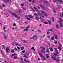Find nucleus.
I'll return each instance as SVG.
<instances>
[{
    "instance_id": "f257e3e1",
    "label": "nucleus",
    "mask_w": 63,
    "mask_h": 63,
    "mask_svg": "<svg viewBox=\"0 0 63 63\" xmlns=\"http://www.w3.org/2000/svg\"><path fill=\"white\" fill-rule=\"evenodd\" d=\"M39 53L40 57H42V58H43V59L44 60H46V58L44 56H43V54H42L41 53L39 52Z\"/></svg>"
},
{
    "instance_id": "f03ea898",
    "label": "nucleus",
    "mask_w": 63,
    "mask_h": 63,
    "mask_svg": "<svg viewBox=\"0 0 63 63\" xmlns=\"http://www.w3.org/2000/svg\"><path fill=\"white\" fill-rule=\"evenodd\" d=\"M12 15L13 16H14L15 17H17V19H19L20 18V17H18V16L15 14L12 13Z\"/></svg>"
},
{
    "instance_id": "7ed1b4c3",
    "label": "nucleus",
    "mask_w": 63,
    "mask_h": 63,
    "mask_svg": "<svg viewBox=\"0 0 63 63\" xmlns=\"http://www.w3.org/2000/svg\"><path fill=\"white\" fill-rule=\"evenodd\" d=\"M26 55H24V57H26V58H28V57H27V56H29V53L27 52V53H26L25 54Z\"/></svg>"
},
{
    "instance_id": "20e7f679",
    "label": "nucleus",
    "mask_w": 63,
    "mask_h": 63,
    "mask_svg": "<svg viewBox=\"0 0 63 63\" xmlns=\"http://www.w3.org/2000/svg\"><path fill=\"white\" fill-rule=\"evenodd\" d=\"M58 1L60 3H62V0H54L53 1L54 2H56Z\"/></svg>"
},
{
    "instance_id": "39448f33",
    "label": "nucleus",
    "mask_w": 63,
    "mask_h": 63,
    "mask_svg": "<svg viewBox=\"0 0 63 63\" xmlns=\"http://www.w3.org/2000/svg\"><path fill=\"white\" fill-rule=\"evenodd\" d=\"M30 27V26H29L27 27L26 28V29L24 30V31L25 32L26 31H28L29 30H27V29H28V28H29Z\"/></svg>"
},
{
    "instance_id": "423d86ee",
    "label": "nucleus",
    "mask_w": 63,
    "mask_h": 63,
    "mask_svg": "<svg viewBox=\"0 0 63 63\" xmlns=\"http://www.w3.org/2000/svg\"><path fill=\"white\" fill-rule=\"evenodd\" d=\"M51 57L55 61L56 60V57H55V56H54L53 57Z\"/></svg>"
},
{
    "instance_id": "0eeeda50",
    "label": "nucleus",
    "mask_w": 63,
    "mask_h": 63,
    "mask_svg": "<svg viewBox=\"0 0 63 63\" xmlns=\"http://www.w3.org/2000/svg\"><path fill=\"white\" fill-rule=\"evenodd\" d=\"M37 38V36L36 35H34L33 37V38L34 40H36Z\"/></svg>"
},
{
    "instance_id": "6e6552de",
    "label": "nucleus",
    "mask_w": 63,
    "mask_h": 63,
    "mask_svg": "<svg viewBox=\"0 0 63 63\" xmlns=\"http://www.w3.org/2000/svg\"><path fill=\"white\" fill-rule=\"evenodd\" d=\"M14 43L15 45L16 46H18V47H19V46H20V45H19V44L15 42H14Z\"/></svg>"
},
{
    "instance_id": "1a4fd4ad",
    "label": "nucleus",
    "mask_w": 63,
    "mask_h": 63,
    "mask_svg": "<svg viewBox=\"0 0 63 63\" xmlns=\"http://www.w3.org/2000/svg\"><path fill=\"white\" fill-rule=\"evenodd\" d=\"M2 35H3V36L4 37V39H7V36H6V35L5 34V33H4L3 32H2Z\"/></svg>"
},
{
    "instance_id": "9d476101",
    "label": "nucleus",
    "mask_w": 63,
    "mask_h": 63,
    "mask_svg": "<svg viewBox=\"0 0 63 63\" xmlns=\"http://www.w3.org/2000/svg\"><path fill=\"white\" fill-rule=\"evenodd\" d=\"M21 41L22 42H23L24 43H27V41L25 40H22Z\"/></svg>"
},
{
    "instance_id": "9b49d317",
    "label": "nucleus",
    "mask_w": 63,
    "mask_h": 63,
    "mask_svg": "<svg viewBox=\"0 0 63 63\" xmlns=\"http://www.w3.org/2000/svg\"><path fill=\"white\" fill-rule=\"evenodd\" d=\"M4 2L6 3H7V2H11V1L10 0H5L4 1Z\"/></svg>"
},
{
    "instance_id": "f8f14e48",
    "label": "nucleus",
    "mask_w": 63,
    "mask_h": 63,
    "mask_svg": "<svg viewBox=\"0 0 63 63\" xmlns=\"http://www.w3.org/2000/svg\"><path fill=\"white\" fill-rule=\"evenodd\" d=\"M37 14H38V16H41L42 15V14L40 13L39 11H38Z\"/></svg>"
},
{
    "instance_id": "ddd939ff",
    "label": "nucleus",
    "mask_w": 63,
    "mask_h": 63,
    "mask_svg": "<svg viewBox=\"0 0 63 63\" xmlns=\"http://www.w3.org/2000/svg\"><path fill=\"white\" fill-rule=\"evenodd\" d=\"M44 2L47 5H48V3H47V2L46 1H44Z\"/></svg>"
},
{
    "instance_id": "4468645a",
    "label": "nucleus",
    "mask_w": 63,
    "mask_h": 63,
    "mask_svg": "<svg viewBox=\"0 0 63 63\" xmlns=\"http://www.w3.org/2000/svg\"><path fill=\"white\" fill-rule=\"evenodd\" d=\"M46 58H49V56H48V54H46Z\"/></svg>"
},
{
    "instance_id": "2eb2a0df",
    "label": "nucleus",
    "mask_w": 63,
    "mask_h": 63,
    "mask_svg": "<svg viewBox=\"0 0 63 63\" xmlns=\"http://www.w3.org/2000/svg\"><path fill=\"white\" fill-rule=\"evenodd\" d=\"M40 7L41 8H42V9H44V8H45V6H44L40 5Z\"/></svg>"
},
{
    "instance_id": "dca6fc26",
    "label": "nucleus",
    "mask_w": 63,
    "mask_h": 63,
    "mask_svg": "<svg viewBox=\"0 0 63 63\" xmlns=\"http://www.w3.org/2000/svg\"><path fill=\"white\" fill-rule=\"evenodd\" d=\"M41 49H43V50L44 51L46 50V48L45 47H42L41 48Z\"/></svg>"
},
{
    "instance_id": "f3484780",
    "label": "nucleus",
    "mask_w": 63,
    "mask_h": 63,
    "mask_svg": "<svg viewBox=\"0 0 63 63\" xmlns=\"http://www.w3.org/2000/svg\"><path fill=\"white\" fill-rule=\"evenodd\" d=\"M13 58L14 59H16L17 57L16 56H15Z\"/></svg>"
},
{
    "instance_id": "a211bd4d",
    "label": "nucleus",
    "mask_w": 63,
    "mask_h": 63,
    "mask_svg": "<svg viewBox=\"0 0 63 63\" xmlns=\"http://www.w3.org/2000/svg\"><path fill=\"white\" fill-rule=\"evenodd\" d=\"M28 16H29V17H30V18H33V16H32L31 15H29Z\"/></svg>"
},
{
    "instance_id": "6ab92c4d",
    "label": "nucleus",
    "mask_w": 63,
    "mask_h": 63,
    "mask_svg": "<svg viewBox=\"0 0 63 63\" xmlns=\"http://www.w3.org/2000/svg\"><path fill=\"white\" fill-rule=\"evenodd\" d=\"M60 26L61 27H63V25L62 24V23H61L60 24Z\"/></svg>"
},
{
    "instance_id": "aec40b11",
    "label": "nucleus",
    "mask_w": 63,
    "mask_h": 63,
    "mask_svg": "<svg viewBox=\"0 0 63 63\" xmlns=\"http://www.w3.org/2000/svg\"><path fill=\"white\" fill-rule=\"evenodd\" d=\"M48 31H51V32H53V30L52 29H49L48 30Z\"/></svg>"
},
{
    "instance_id": "412c9836",
    "label": "nucleus",
    "mask_w": 63,
    "mask_h": 63,
    "mask_svg": "<svg viewBox=\"0 0 63 63\" xmlns=\"http://www.w3.org/2000/svg\"><path fill=\"white\" fill-rule=\"evenodd\" d=\"M34 9L35 10H37V11H39V10H38V9L36 8V7H34Z\"/></svg>"
},
{
    "instance_id": "4be33fe9",
    "label": "nucleus",
    "mask_w": 63,
    "mask_h": 63,
    "mask_svg": "<svg viewBox=\"0 0 63 63\" xmlns=\"http://www.w3.org/2000/svg\"><path fill=\"white\" fill-rule=\"evenodd\" d=\"M9 48L8 47H7L6 48V52H8L9 51Z\"/></svg>"
},
{
    "instance_id": "5701e85b",
    "label": "nucleus",
    "mask_w": 63,
    "mask_h": 63,
    "mask_svg": "<svg viewBox=\"0 0 63 63\" xmlns=\"http://www.w3.org/2000/svg\"><path fill=\"white\" fill-rule=\"evenodd\" d=\"M54 37H52L50 39L51 40H53V39H54Z\"/></svg>"
},
{
    "instance_id": "b1692460",
    "label": "nucleus",
    "mask_w": 63,
    "mask_h": 63,
    "mask_svg": "<svg viewBox=\"0 0 63 63\" xmlns=\"http://www.w3.org/2000/svg\"><path fill=\"white\" fill-rule=\"evenodd\" d=\"M15 55H16V54H12L11 56V57H13V56H15Z\"/></svg>"
},
{
    "instance_id": "393cba45",
    "label": "nucleus",
    "mask_w": 63,
    "mask_h": 63,
    "mask_svg": "<svg viewBox=\"0 0 63 63\" xmlns=\"http://www.w3.org/2000/svg\"><path fill=\"white\" fill-rule=\"evenodd\" d=\"M41 12L42 13V14H45V12L44 11H41Z\"/></svg>"
},
{
    "instance_id": "a878e982",
    "label": "nucleus",
    "mask_w": 63,
    "mask_h": 63,
    "mask_svg": "<svg viewBox=\"0 0 63 63\" xmlns=\"http://www.w3.org/2000/svg\"><path fill=\"white\" fill-rule=\"evenodd\" d=\"M58 48L59 50H61V47H58Z\"/></svg>"
},
{
    "instance_id": "bb28decb",
    "label": "nucleus",
    "mask_w": 63,
    "mask_h": 63,
    "mask_svg": "<svg viewBox=\"0 0 63 63\" xmlns=\"http://www.w3.org/2000/svg\"><path fill=\"white\" fill-rule=\"evenodd\" d=\"M49 24H51V23H50V21H51L50 20H49L48 21Z\"/></svg>"
},
{
    "instance_id": "cd10ccee",
    "label": "nucleus",
    "mask_w": 63,
    "mask_h": 63,
    "mask_svg": "<svg viewBox=\"0 0 63 63\" xmlns=\"http://www.w3.org/2000/svg\"><path fill=\"white\" fill-rule=\"evenodd\" d=\"M17 47V48L18 49V50H19V51L20 50V48H19V47Z\"/></svg>"
},
{
    "instance_id": "c85d7f7f",
    "label": "nucleus",
    "mask_w": 63,
    "mask_h": 63,
    "mask_svg": "<svg viewBox=\"0 0 63 63\" xmlns=\"http://www.w3.org/2000/svg\"><path fill=\"white\" fill-rule=\"evenodd\" d=\"M54 37L56 39H58V37L57 35H55L54 36Z\"/></svg>"
},
{
    "instance_id": "c756f323",
    "label": "nucleus",
    "mask_w": 63,
    "mask_h": 63,
    "mask_svg": "<svg viewBox=\"0 0 63 63\" xmlns=\"http://www.w3.org/2000/svg\"><path fill=\"white\" fill-rule=\"evenodd\" d=\"M44 23L45 24H48V23L47 22H44Z\"/></svg>"
},
{
    "instance_id": "7c9ffc66",
    "label": "nucleus",
    "mask_w": 63,
    "mask_h": 63,
    "mask_svg": "<svg viewBox=\"0 0 63 63\" xmlns=\"http://www.w3.org/2000/svg\"><path fill=\"white\" fill-rule=\"evenodd\" d=\"M41 52H42V53H45V52L44 51V50H41Z\"/></svg>"
},
{
    "instance_id": "2f4dec72",
    "label": "nucleus",
    "mask_w": 63,
    "mask_h": 63,
    "mask_svg": "<svg viewBox=\"0 0 63 63\" xmlns=\"http://www.w3.org/2000/svg\"><path fill=\"white\" fill-rule=\"evenodd\" d=\"M56 28H59V26L58 25H56Z\"/></svg>"
},
{
    "instance_id": "473e14b6",
    "label": "nucleus",
    "mask_w": 63,
    "mask_h": 63,
    "mask_svg": "<svg viewBox=\"0 0 63 63\" xmlns=\"http://www.w3.org/2000/svg\"><path fill=\"white\" fill-rule=\"evenodd\" d=\"M11 52L12 53H14L15 52H14V50L12 49L11 50Z\"/></svg>"
},
{
    "instance_id": "72a5a7b5",
    "label": "nucleus",
    "mask_w": 63,
    "mask_h": 63,
    "mask_svg": "<svg viewBox=\"0 0 63 63\" xmlns=\"http://www.w3.org/2000/svg\"><path fill=\"white\" fill-rule=\"evenodd\" d=\"M52 20L53 21V22H54V18H53V17H52L51 18Z\"/></svg>"
},
{
    "instance_id": "f704fd0d",
    "label": "nucleus",
    "mask_w": 63,
    "mask_h": 63,
    "mask_svg": "<svg viewBox=\"0 0 63 63\" xmlns=\"http://www.w3.org/2000/svg\"><path fill=\"white\" fill-rule=\"evenodd\" d=\"M58 22H59V23H61V22L60 21V20H58Z\"/></svg>"
},
{
    "instance_id": "c9c22d12",
    "label": "nucleus",
    "mask_w": 63,
    "mask_h": 63,
    "mask_svg": "<svg viewBox=\"0 0 63 63\" xmlns=\"http://www.w3.org/2000/svg\"><path fill=\"white\" fill-rule=\"evenodd\" d=\"M53 12L54 13H56V11L53 9Z\"/></svg>"
},
{
    "instance_id": "e433bc0d",
    "label": "nucleus",
    "mask_w": 63,
    "mask_h": 63,
    "mask_svg": "<svg viewBox=\"0 0 63 63\" xmlns=\"http://www.w3.org/2000/svg\"><path fill=\"white\" fill-rule=\"evenodd\" d=\"M26 18L28 19V20H30V19L29 18H28V17H26Z\"/></svg>"
},
{
    "instance_id": "4c0bfd02",
    "label": "nucleus",
    "mask_w": 63,
    "mask_h": 63,
    "mask_svg": "<svg viewBox=\"0 0 63 63\" xmlns=\"http://www.w3.org/2000/svg\"><path fill=\"white\" fill-rule=\"evenodd\" d=\"M11 44L12 46H14V45H15V43H14V42L13 43H12Z\"/></svg>"
},
{
    "instance_id": "58836bf2",
    "label": "nucleus",
    "mask_w": 63,
    "mask_h": 63,
    "mask_svg": "<svg viewBox=\"0 0 63 63\" xmlns=\"http://www.w3.org/2000/svg\"><path fill=\"white\" fill-rule=\"evenodd\" d=\"M18 11L19 12H21V10L19 9L18 10Z\"/></svg>"
},
{
    "instance_id": "ea45409f",
    "label": "nucleus",
    "mask_w": 63,
    "mask_h": 63,
    "mask_svg": "<svg viewBox=\"0 0 63 63\" xmlns=\"http://www.w3.org/2000/svg\"><path fill=\"white\" fill-rule=\"evenodd\" d=\"M34 16H38V15H37V14L35 13L34 14Z\"/></svg>"
},
{
    "instance_id": "a19ab883",
    "label": "nucleus",
    "mask_w": 63,
    "mask_h": 63,
    "mask_svg": "<svg viewBox=\"0 0 63 63\" xmlns=\"http://www.w3.org/2000/svg\"><path fill=\"white\" fill-rule=\"evenodd\" d=\"M2 6L3 7H6V6L4 4L2 5Z\"/></svg>"
},
{
    "instance_id": "79ce46f5",
    "label": "nucleus",
    "mask_w": 63,
    "mask_h": 63,
    "mask_svg": "<svg viewBox=\"0 0 63 63\" xmlns=\"http://www.w3.org/2000/svg\"><path fill=\"white\" fill-rule=\"evenodd\" d=\"M44 16H45L47 17V14H44Z\"/></svg>"
},
{
    "instance_id": "37998d69",
    "label": "nucleus",
    "mask_w": 63,
    "mask_h": 63,
    "mask_svg": "<svg viewBox=\"0 0 63 63\" xmlns=\"http://www.w3.org/2000/svg\"><path fill=\"white\" fill-rule=\"evenodd\" d=\"M22 9L23 10H24V11H25L26 10V8H22Z\"/></svg>"
},
{
    "instance_id": "c03bdc74",
    "label": "nucleus",
    "mask_w": 63,
    "mask_h": 63,
    "mask_svg": "<svg viewBox=\"0 0 63 63\" xmlns=\"http://www.w3.org/2000/svg\"><path fill=\"white\" fill-rule=\"evenodd\" d=\"M50 51H52V48H50Z\"/></svg>"
},
{
    "instance_id": "a18cd8bd",
    "label": "nucleus",
    "mask_w": 63,
    "mask_h": 63,
    "mask_svg": "<svg viewBox=\"0 0 63 63\" xmlns=\"http://www.w3.org/2000/svg\"><path fill=\"white\" fill-rule=\"evenodd\" d=\"M59 19H60V20H61V21H62V20H62V19L61 18H59Z\"/></svg>"
},
{
    "instance_id": "49530a36",
    "label": "nucleus",
    "mask_w": 63,
    "mask_h": 63,
    "mask_svg": "<svg viewBox=\"0 0 63 63\" xmlns=\"http://www.w3.org/2000/svg\"><path fill=\"white\" fill-rule=\"evenodd\" d=\"M54 55L55 56H57V54L56 53L54 54Z\"/></svg>"
},
{
    "instance_id": "de8ad7c7",
    "label": "nucleus",
    "mask_w": 63,
    "mask_h": 63,
    "mask_svg": "<svg viewBox=\"0 0 63 63\" xmlns=\"http://www.w3.org/2000/svg\"><path fill=\"white\" fill-rule=\"evenodd\" d=\"M57 43V41H55V44H56Z\"/></svg>"
},
{
    "instance_id": "09e8293b",
    "label": "nucleus",
    "mask_w": 63,
    "mask_h": 63,
    "mask_svg": "<svg viewBox=\"0 0 63 63\" xmlns=\"http://www.w3.org/2000/svg\"><path fill=\"white\" fill-rule=\"evenodd\" d=\"M46 52H48V49H47L46 51Z\"/></svg>"
},
{
    "instance_id": "8fccbe9b",
    "label": "nucleus",
    "mask_w": 63,
    "mask_h": 63,
    "mask_svg": "<svg viewBox=\"0 0 63 63\" xmlns=\"http://www.w3.org/2000/svg\"><path fill=\"white\" fill-rule=\"evenodd\" d=\"M35 18L36 19H37L38 20H39V18L38 17H35Z\"/></svg>"
},
{
    "instance_id": "3c124183",
    "label": "nucleus",
    "mask_w": 63,
    "mask_h": 63,
    "mask_svg": "<svg viewBox=\"0 0 63 63\" xmlns=\"http://www.w3.org/2000/svg\"><path fill=\"white\" fill-rule=\"evenodd\" d=\"M21 50H23V49H24V47H21Z\"/></svg>"
},
{
    "instance_id": "603ef678",
    "label": "nucleus",
    "mask_w": 63,
    "mask_h": 63,
    "mask_svg": "<svg viewBox=\"0 0 63 63\" xmlns=\"http://www.w3.org/2000/svg\"><path fill=\"white\" fill-rule=\"evenodd\" d=\"M59 45L60 47H62V45H61V44L60 43L59 44Z\"/></svg>"
},
{
    "instance_id": "864d4df0",
    "label": "nucleus",
    "mask_w": 63,
    "mask_h": 63,
    "mask_svg": "<svg viewBox=\"0 0 63 63\" xmlns=\"http://www.w3.org/2000/svg\"><path fill=\"white\" fill-rule=\"evenodd\" d=\"M56 60L57 62H59V60H57L56 59Z\"/></svg>"
},
{
    "instance_id": "5fc2aeb1",
    "label": "nucleus",
    "mask_w": 63,
    "mask_h": 63,
    "mask_svg": "<svg viewBox=\"0 0 63 63\" xmlns=\"http://www.w3.org/2000/svg\"><path fill=\"white\" fill-rule=\"evenodd\" d=\"M40 16L42 17L43 18H44V16H43L42 15H41Z\"/></svg>"
},
{
    "instance_id": "6e6d98bb",
    "label": "nucleus",
    "mask_w": 63,
    "mask_h": 63,
    "mask_svg": "<svg viewBox=\"0 0 63 63\" xmlns=\"http://www.w3.org/2000/svg\"><path fill=\"white\" fill-rule=\"evenodd\" d=\"M28 1L29 2H31L32 1V0H28Z\"/></svg>"
},
{
    "instance_id": "4d7b16f0",
    "label": "nucleus",
    "mask_w": 63,
    "mask_h": 63,
    "mask_svg": "<svg viewBox=\"0 0 63 63\" xmlns=\"http://www.w3.org/2000/svg\"><path fill=\"white\" fill-rule=\"evenodd\" d=\"M20 61L21 62H23V60L22 59V58L20 60Z\"/></svg>"
},
{
    "instance_id": "13d9d810",
    "label": "nucleus",
    "mask_w": 63,
    "mask_h": 63,
    "mask_svg": "<svg viewBox=\"0 0 63 63\" xmlns=\"http://www.w3.org/2000/svg\"><path fill=\"white\" fill-rule=\"evenodd\" d=\"M37 31H38V32L39 33H40V32H41V31L39 30H38Z\"/></svg>"
},
{
    "instance_id": "bf43d9fd",
    "label": "nucleus",
    "mask_w": 63,
    "mask_h": 63,
    "mask_svg": "<svg viewBox=\"0 0 63 63\" xmlns=\"http://www.w3.org/2000/svg\"><path fill=\"white\" fill-rule=\"evenodd\" d=\"M32 3H34V2H35V0H32Z\"/></svg>"
},
{
    "instance_id": "052dcab7",
    "label": "nucleus",
    "mask_w": 63,
    "mask_h": 63,
    "mask_svg": "<svg viewBox=\"0 0 63 63\" xmlns=\"http://www.w3.org/2000/svg\"><path fill=\"white\" fill-rule=\"evenodd\" d=\"M16 24H14L13 25V26H16Z\"/></svg>"
},
{
    "instance_id": "680f3d73",
    "label": "nucleus",
    "mask_w": 63,
    "mask_h": 63,
    "mask_svg": "<svg viewBox=\"0 0 63 63\" xmlns=\"http://www.w3.org/2000/svg\"><path fill=\"white\" fill-rule=\"evenodd\" d=\"M22 53H24V52H25V50H24L22 51Z\"/></svg>"
},
{
    "instance_id": "e2e57ef3",
    "label": "nucleus",
    "mask_w": 63,
    "mask_h": 63,
    "mask_svg": "<svg viewBox=\"0 0 63 63\" xmlns=\"http://www.w3.org/2000/svg\"><path fill=\"white\" fill-rule=\"evenodd\" d=\"M37 7L38 9H40V6H37Z\"/></svg>"
},
{
    "instance_id": "0e129e2a",
    "label": "nucleus",
    "mask_w": 63,
    "mask_h": 63,
    "mask_svg": "<svg viewBox=\"0 0 63 63\" xmlns=\"http://www.w3.org/2000/svg\"><path fill=\"white\" fill-rule=\"evenodd\" d=\"M40 38H41V39H42L43 38V36H41L40 37Z\"/></svg>"
},
{
    "instance_id": "69168bd1",
    "label": "nucleus",
    "mask_w": 63,
    "mask_h": 63,
    "mask_svg": "<svg viewBox=\"0 0 63 63\" xmlns=\"http://www.w3.org/2000/svg\"><path fill=\"white\" fill-rule=\"evenodd\" d=\"M32 10L33 11L35 12V10L34 9H33L32 8Z\"/></svg>"
},
{
    "instance_id": "338daca9",
    "label": "nucleus",
    "mask_w": 63,
    "mask_h": 63,
    "mask_svg": "<svg viewBox=\"0 0 63 63\" xmlns=\"http://www.w3.org/2000/svg\"><path fill=\"white\" fill-rule=\"evenodd\" d=\"M49 33H50V32H47V34H49Z\"/></svg>"
},
{
    "instance_id": "774afa93",
    "label": "nucleus",
    "mask_w": 63,
    "mask_h": 63,
    "mask_svg": "<svg viewBox=\"0 0 63 63\" xmlns=\"http://www.w3.org/2000/svg\"><path fill=\"white\" fill-rule=\"evenodd\" d=\"M56 53H58V51H56Z\"/></svg>"
}]
</instances>
